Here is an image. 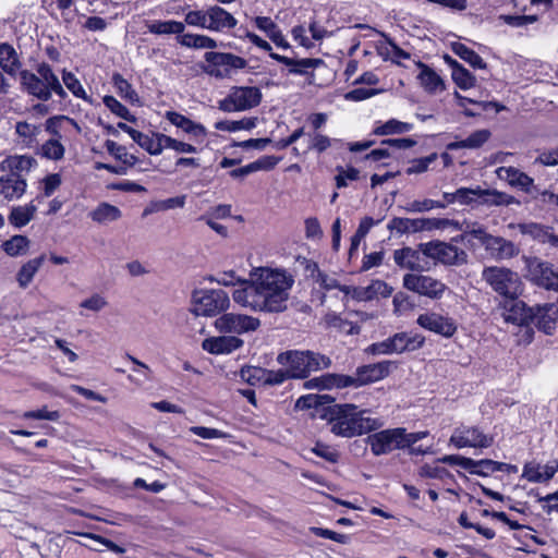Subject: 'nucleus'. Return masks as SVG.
<instances>
[{
  "instance_id": "nucleus-35",
  "label": "nucleus",
  "mask_w": 558,
  "mask_h": 558,
  "mask_svg": "<svg viewBox=\"0 0 558 558\" xmlns=\"http://www.w3.org/2000/svg\"><path fill=\"white\" fill-rule=\"evenodd\" d=\"M490 132L488 130H477L473 132L470 136L462 141H456L447 144L448 150H458V149H476L482 147L489 138Z\"/></svg>"
},
{
  "instance_id": "nucleus-7",
  "label": "nucleus",
  "mask_w": 558,
  "mask_h": 558,
  "mask_svg": "<svg viewBox=\"0 0 558 558\" xmlns=\"http://www.w3.org/2000/svg\"><path fill=\"white\" fill-rule=\"evenodd\" d=\"M262 101V92L255 86H233L229 94L218 102L223 112H238L257 107Z\"/></svg>"
},
{
  "instance_id": "nucleus-11",
  "label": "nucleus",
  "mask_w": 558,
  "mask_h": 558,
  "mask_svg": "<svg viewBox=\"0 0 558 558\" xmlns=\"http://www.w3.org/2000/svg\"><path fill=\"white\" fill-rule=\"evenodd\" d=\"M403 287L429 299H440L447 289L442 281L432 276L417 274L404 275Z\"/></svg>"
},
{
  "instance_id": "nucleus-52",
  "label": "nucleus",
  "mask_w": 558,
  "mask_h": 558,
  "mask_svg": "<svg viewBox=\"0 0 558 558\" xmlns=\"http://www.w3.org/2000/svg\"><path fill=\"white\" fill-rule=\"evenodd\" d=\"M65 148L60 143L59 138H50L46 141L41 146V155L43 157L50 160H60L64 156Z\"/></svg>"
},
{
  "instance_id": "nucleus-41",
  "label": "nucleus",
  "mask_w": 558,
  "mask_h": 558,
  "mask_svg": "<svg viewBox=\"0 0 558 558\" xmlns=\"http://www.w3.org/2000/svg\"><path fill=\"white\" fill-rule=\"evenodd\" d=\"M20 65L15 49L9 44L0 45V66L2 70L13 75Z\"/></svg>"
},
{
  "instance_id": "nucleus-2",
  "label": "nucleus",
  "mask_w": 558,
  "mask_h": 558,
  "mask_svg": "<svg viewBox=\"0 0 558 558\" xmlns=\"http://www.w3.org/2000/svg\"><path fill=\"white\" fill-rule=\"evenodd\" d=\"M365 413L354 404L344 403L327 407L322 416L328 420L330 429L336 436L351 438L377 430L383 426L380 420L365 416Z\"/></svg>"
},
{
  "instance_id": "nucleus-60",
  "label": "nucleus",
  "mask_w": 558,
  "mask_h": 558,
  "mask_svg": "<svg viewBox=\"0 0 558 558\" xmlns=\"http://www.w3.org/2000/svg\"><path fill=\"white\" fill-rule=\"evenodd\" d=\"M328 396L324 395H305L300 397L295 402V408L299 410H307L313 408H318L319 405H323L325 403V399H327Z\"/></svg>"
},
{
  "instance_id": "nucleus-36",
  "label": "nucleus",
  "mask_w": 558,
  "mask_h": 558,
  "mask_svg": "<svg viewBox=\"0 0 558 558\" xmlns=\"http://www.w3.org/2000/svg\"><path fill=\"white\" fill-rule=\"evenodd\" d=\"M36 211L37 205L34 201L26 205L15 206L11 209L9 222L13 227L21 229L34 218Z\"/></svg>"
},
{
  "instance_id": "nucleus-56",
  "label": "nucleus",
  "mask_w": 558,
  "mask_h": 558,
  "mask_svg": "<svg viewBox=\"0 0 558 558\" xmlns=\"http://www.w3.org/2000/svg\"><path fill=\"white\" fill-rule=\"evenodd\" d=\"M15 132L20 137L24 138L27 145H31L40 134L41 128L40 125H35L23 121L16 123Z\"/></svg>"
},
{
  "instance_id": "nucleus-29",
  "label": "nucleus",
  "mask_w": 558,
  "mask_h": 558,
  "mask_svg": "<svg viewBox=\"0 0 558 558\" xmlns=\"http://www.w3.org/2000/svg\"><path fill=\"white\" fill-rule=\"evenodd\" d=\"M35 163L31 156H9L1 161L0 170L9 171L8 174L23 175V172H28Z\"/></svg>"
},
{
  "instance_id": "nucleus-21",
  "label": "nucleus",
  "mask_w": 558,
  "mask_h": 558,
  "mask_svg": "<svg viewBox=\"0 0 558 558\" xmlns=\"http://www.w3.org/2000/svg\"><path fill=\"white\" fill-rule=\"evenodd\" d=\"M390 339L395 354L416 351L421 349L425 343V338L422 335L415 332H397L391 336Z\"/></svg>"
},
{
  "instance_id": "nucleus-54",
  "label": "nucleus",
  "mask_w": 558,
  "mask_h": 558,
  "mask_svg": "<svg viewBox=\"0 0 558 558\" xmlns=\"http://www.w3.org/2000/svg\"><path fill=\"white\" fill-rule=\"evenodd\" d=\"M336 171L335 181L337 189L347 187L349 181H357L360 179V171L354 167L343 168L338 166Z\"/></svg>"
},
{
  "instance_id": "nucleus-8",
  "label": "nucleus",
  "mask_w": 558,
  "mask_h": 558,
  "mask_svg": "<svg viewBox=\"0 0 558 558\" xmlns=\"http://www.w3.org/2000/svg\"><path fill=\"white\" fill-rule=\"evenodd\" d=\"M420 250L424 256L447 266H459L468 262L466 252L451 243L430 241L421 243Z\"/></svg>"
},
{
  "instance_id": "nucleus-17",
  "label": "nucleus",
  "mask_w": 558,
  "mask_h": 558,
  "mask_svg": "<svg viewBox=\"0 0 558 558\" xmlns=\"http://www.w3.org/2000/svg\"><path fill=\"white\" fill-rule=\"evenodd\" d=\"M534 325L550 335L558 325V301L534 306Z\"/></svg>"
},
{
  "instance_id": "nucleus-24",
  "label": "nucleus",
  "mask_w": 558,
  "mask_h": 558,
  "mask_svg": "<svg viewBox=\"0 0 558 558\" xmlns=\"http://www.w3.org/2000/svg\"><path fill=\"white\" fill-rule=\"evenodd\" d=\"M20 82L22 87L32 96L39 100L47 101L50 99L49 90L41 83L39 75L28 71L22 70L20 72Z\"/></svg>"
},
{
  "instance_id": "nucleus-63",
  "label": "nucleus",
  "mask_w": 558,
  "mask_h": 558,
  "mask_svg": "<svg viewBox=\"0 0 558 558\" xmlns=\"http://www.w3.org/2000/svg\"><path fill=\"white\" fill-rule=\"evenodd\" d=\"M480 186L475 189L471 187H460L456 191L457 202L461 205H470L474 202L477 203V197L480 196Z\"/></svg>"
},
{
  "instance_id": "nucleus-14",
  "label": "nucleus",
  "mask_w": 558,
  "mask_h": 558,
  "mask_svg": "<svg viewBox=\"0 0 558 558\" xmlns=\"http://www.w3.org/2000/svg\"><path fill=\"white\" fill-rule=\"evenodd\" d=\"M401 434L402 427L384 429L368 435L366 444L371 447L374 456L388 454L396 449H402Z\"/></svg>"
},
{
  "instance_id": "nucleus-5",
  "label": "nucleus",
  "mask_w": 558,
  "mask_h": 558,
  "mask_svg": "<svg viewBox=\"0 0 558 558\" xmlns=\"http://www.w3.org/2000/svg\"><path fill=\"white\" fill-rule=\"evenodd\" d=\"M206 64L203 71L219 80L230 78L238 71L247 66V61L231 52L208 51L204 54Z\"/></svg>"
},
{
  "instance_id": "nucleus-10",
  "label": "nucleus",
  "mask_w": 558,
  "mask_h": 558,
  "mask_svg": "<svg viewBox=\"0 0 558 558\" xmlns=\"http://www.w3.org/2000/svg\"><path fill=\"white\" fill-rule=\"evenodd\" d=\"M215 327L223 333L243 335L256 331L260 320L245 314L226 313L215 320Z\"/></svg>"
},
{
  "instance_id": "nucleus-33",
  "label": "nucleus",
  "mask_w": 558,
  "mask_h": 558,
  "mask_svg": "<svg viewBox=\"0 0 558 558\" xmlns=\"http://www.w3.org/2000/svg\"><path fill=\"white\" fill-rule=\"evenodd\" d=\"M420 252L421 250L416 251L408 246L396 250L393 253V260L401 268L421 270L422 266Z\"/></svg>"
},
{
  "instance_id": "nucleus-48",
  "label": "nucleus",
  "mask_w": 558,
  "mask_h": 558,
  "mask_svg": "<svg viewBox=\"0 0 558 558\" xmlns=\"http://www.w3.org/2000/svg\"><path fill=\"white\" fill-rule=\"evenodd\" d=\"M521 233L529 234L541 243H550L551 233L549 228L537 223H523L519 226Z\"/></svg>"
},
{
  "instance_id": "nucleus-20",
  "label": "nucleus",
  "mask_w": 558,
  "mask_h": 558,
  "mask_svg": "<svg viewBox=\"0 0 558 558\" xmlns=\"http://www.w3.org/2000/svg\"><path fill=\"white\" fill-rule=\"evenodd\" d=\"M24 175L5 174L0 177V198L8 202L21 198L26 192Z\"/></svg>"
},
{
  "instance_id": "nucleus-22",
  "label": "nucleus",
  "mask_w": 558,
  "mask_h": 558,
  "mask_svg": "<svg viewBox=\"0 0 558 558\" xmlns=\"http://www.w3.org/2000/svg\"><path fill=\"white\" fill-rule=\"evenodd\" d=\"M270 58L279 63L289 66V73L294 75H306L310 69H315L323 63L320 59H292L279 53H270Z\"/></svg>"
},
{
  "instance_id": "nucleus-6",
  "label": "nucleus",
  "mask_w": 558,
  "mask_h": 558,
  "mask_svg": "<svg viewBox=\"0 0 558 558\" xmlns=\"http://www.w3.org/2000/svg\"><path fill=\"white\" fill-rule=\"evenodd\" d=\"M193 312L197 316H216L230 305V299L221 289H201L193 292Z\"/></svg>"
},
{
  "instance_id": "nucleus-23",
  "label": "nucleus",
  "mask_w": 558,
  "mask_h": 558,
  "mask_svg": "<svg viewBox=\"0 0 558 558\" xmlns=\"http://www.w3.org/2000/svg\"><path fill=\"white\" fill-rule=\"evenodd\" d=\"M166 119L194 138H204L207 135V130L203 124L196 123L179 112L167 111Z\"/></svg>"
},
{
  "instance_id": "nucleus-47",
  "label": "nucleus",
  "mask_w": 558,
  "mask_h": 558,
  "mask_svg": "<svg viewBox=\"0 0 558 558\" xmlns=\"http://www.w3.org/2000/svg\"><path fill=\"white\" fill-rule=\"evenodd\" d=\"M256 126L255 118H244L239 121L221 120L215 123V129L219 131L236 132L240 130H252Z\"/></svg>"
},
{
  "instance_id": "nucleus-13",
  "label": "nucleus",
  "mask_w": 558,
  "mask_h": 558,
  "mask_svg": "<svg viewBox=\"0 0 558 558\" xmlns=\"http://www.w3.org/2000/svg\"><path fill=\"white\" fill-rule=\"evenodd\" d=\"M416 324L425 330L439 335L444 338H451L457 332L456 320L434 311L422 313L416 318Z\"/></svg>"
},
{
  "instance_id": "nucleus-3",
  "label": "nucleus",
  "mask_w": 558,
  "mask_h": 558,
  "mask_svg": "<svg viewBox=\"0 0 558 558\" xmlns=\"http://www.w3.org/2000/svg\"><path fill=\"white\" fill-rule=\"evenodd\" d=\"M279 364L286 366L291 378H305L311 372L327 368L331 361L328 356L312 351H287L278 355Z\"/></svg>"
},
{
  "instance_id": "nucleus-55",
  "label": "nucleus",
  "mask_w": 558,
  "mask_h": 558,
  "mask_svg": "<svg viewBox=\"0 0 558 558\" xmlns=\"http://www.w3.org/2000/svg\"><path fill=\"white\" fill-rule=\"evenodd\" d=\"M267 375V369L262 367H255V366H248L245 368H242L241 376L244 380H246L250 385H264Z\"/></svg>"
},
{
  "instance_id": "nucleus-15",
  "label": "nucleus",
  "mask_w": 558,
  "mask_h": 558,
  "mask_svg": "<svg viewBox=\"0 0 558 558\" xmlns=\"http://www.w3.org/2000/svg\"><path fill=\"white\" fill-rule=\"evenodd\" d=\"M496 174L500 180L508 182L512 187L521 190L527 194H534L537 192L534 179L514 167H499L496 170Z\"/></svg>"
},
{
  "instance_id": "nucleus-26",
  "label": "nucleus",
  "mask_w": 558,
  "mask_h": 558,
  "mask_svg": "<svg viewBox=\"0 0 558 558\" xmlns=\"http://www.w3.org/2000/svg\"><path fill=\"white\" fill-rule=\"evenodd\" d=\"M207 12V29L220 32L226 28H233L236 25L234 16L218 5L210 7Z\"/></svg>"
},
{
  "instance_id": "nucleus-18",
  "label": "nucleus",
  "mask_w": 558,
  "mask_h": 558,
  "mask_svg": "<svg viewBox=\"0 0 558 558\" xmlns=\"http://www.w3.org/2000/svg\"><path fill=\"white\" fill-rule=\"evenodd\" d=\"M392 362L381 361L356 368L357 385L364 386L386 378L391 372Z\"/></svg>"
},
{
  "instance_id": "nucleus-39",
  "label": "nucleus",
  "mask_w": 558,
  "mask_h": 558,
  "mask_svg": "<svg viewBox=\"0 0 558 558\" xmlns=\"http://www.w3.org/2000/svg\"><path fill=\"white\" fill-rule=\"evenodd\" d=\"M451 50L463 61L468 62L474 69H486L487 64L483 58L473 49L462 43H452Z\"/></svg>"
},
{
  "instance_id": "nucleus-16",
  "label": "nucleus",
  "mask_w": 558,
  "mask_h": 558,
  "mask_svg": "<svg viewBox=\"0 0 558 558\" xmlns=\"http://www.w3.org/2000/svg\"><path fill=\"white\" fill-rule=\"evenodd\" d=\"M502 316L506 322L514 325H530L534 322V306L527 307L524 302L518 300V298L514 300H507Z\"/></svg>"
},
{
  "instance_id": "nucleus-46",
  "label": "nucleus",
  "mask_w": 558,
  "mask_h": 558,
  "mask_svg": "<svg viewBox=\"0 0 558 558\" xmlns=\"http://www.w3.org/2000/svg\"><path fill=\"white\" fill-rule=\"evenodd\" d=\"M498 461L490 459L473 460L470 458L468 471L471 474L486 477L492 473L497 472Z\"/></svg>"
},
{
  "instance_id": "nucleus-44",
  "label": "nucleus",
  "mask_w": 558,
  "mask_h": 558,
  "mask_svg": "<svg viewBox=\"0 0 558 558\" xmlns=\"http://www.w3.org/2000/svg\"><path fill=\"white\" fill-rule=\"evenodd\" d=\"M111 81L118 94L122 98L130 101L131 104H136L140 101L135 89L120 73H113Z\"/></svg>"
},
{
  "instance_id": "nucleus-62",
  "label": "nucleus",
  "mask_w": 558,
  "mask_h": 558,
  "mask_svg": "<svg viewBox=\"0 0 558 558\" xmlns=\"http://www.w3.org/2000/svg\"><path fill=\"white\" fill-rule=\"evenodd\" d=\"M367 291L371 301L377 296L388 298L392 293V288L385 281L374 280L369 286H367Z\"/></svg>"
},
{
  "instance_id": "nucleus-59",
  "label": "nucleus",
  "mask_w": 558,
  "mask_h": 558,
  "mask_svg": "<svg viewBox=\"0 0 558 558\" xmlns=\"http://www.w3.org/2000/svg\"><path fill=\"white\" fill-rule=\"evenodd\" d=\"M521 476L531 483H543V465L534 461L526 462Z\"/></svg>"
},
{
  "instance_id": "nucleus-19",
  "label": "nucleus",
  "mask_w": 558,
  "mask_h": 558,
  "mask_svg": "<svg viewBox=\"0 0 558 558\" xmlns=\"http://www.w3.org/2000/svg\"><path fill=\"white\" fill-rule=\"evenodd\" d=\"M242 345L243 340L231 335L207 338L202 344L203 349L211 354H229Z\"/></svg>"
},
{
  "instance_id": "nucleus-30",
  "label": "nucleus",
  "mask_w": 558,
  "mask_h": 558,
  "mask_svg": "<svg viewBox=\"0 0 558 558\" xmlns=\"http://www.w3.org/2000/svg\"><path fill=\"white\" fill-rule=\"evenodd\" d=\"M457 228L461 231L459 236L461 241H471L472 239H476L483 246L492 235L481 223L476 221L457 222Z\"/></svg>"
},
{
  "instance_id": "nucleus-34",
  "label": "nucleus",
  "mask_w": 558,
  "mask_h": 558,
  "mask_svg": "<svg viewBox=\"0 0 558 558\" xmlns=\"http://www.w3.org/2000/svg\"><path fill=\"white\" fill-rule=\"evenodd\" d=\"M146 27L154 35H184L185 24L174 20L146 22Z\"/></svg>"
},
{
  "instance_id": "nucleus-58",
  "label": "nucleus",
  "mask_w": 558,
  "mask_h": 558,
  "mask_svg": "<svg viewBox=\"0 0 558 558\" xmlns=\"http://www.w3.org/2000/svg\"><path fill=\"white\" fill-rule=\"evenodd\" d=\"M453 82L461 88V89H469L472 88L475 85V77L472 75V73L466 70L464 66H459L458 69H454V72L451 73Z\"/></svg>"
},
{
  "instance_id": "nucleus-32",
  "label": "nucleus",
  "mask_w": 558,
  "mask_h": 558,
  "mask_svg": "<svg viewBox=\"0 0 558 558\" xmlns=\"http://www.w3.org/2000/svg\"><path fill=\"white\" fill-rule=\"evenodd\" d=\"M417 66L421 69L417 78L426 92L433 94L445 88L441 77L433 69L421 61Z\"/></svg>"
},
{
  "instance_id": "nucleus-43",
  "label": "nucleus",
  "mask_w": 558,
  "mask_h": 558,
  "mask_svg": "<svg viewBox=\"0 0 558 558\" xmlns=\"http://www.w3.org/2000/svg\"><path fill=\"white\" fill-rule=\"evenodd\" d=\"M439 463L436 460L433 464H423L418 470V475L424 478H434L441 482L452 481L453 475L446 468L440 466Z\"/></svg>"
},
{
  "instance_id": "nucleus-53",
  "label": "nucleus",
  "mask_w": 558,
  "mask_h": 558,
  "mask_svg": "<svg viewBox=\"0 0 558 558\" xmlns=\"http://www.w3.org/2000/svg\"><path fill=\"white\" fill-rule=\"evenodd\" d=\"M62 81L65 87L77 98L87 100L88 96L76 76L66 70L62 71Z\"/></svg>"
},
{
  "instance_id": "nucleus-40",
  "label": "nucleus",
  "mask_w": 558,
  "mask_h": 558,
  "mask_svg": "<svg viewBox=\"0 0 558 558\" xmlns=\"http://www.w3.org/2000/svg\"><path fill=\"white\" fill-rule=\"evenodd\" d=\"M120 217L121 210L109 203H101L90 213V218L98 223L116 221Z\"/></svg>"
},
{
  "instance_id": "nucleus-28",
  "label": "nucleus",
  "mask_w": 558,
  "mask_h": 558,
  "mask_svg": "<svg viewBox=\"0 0 558 558\" xmlns=\"http://www.w3.org/2000/svg\"><path fill=\"white\" fill-rule=\"evenodd\" d=\"M312 386L323 388H347V387H360L357 385L356 375H341V374H327L320 378H315L310 381Z\"/></svg>"
},
{
  "instance_id": "nucleus-50",
  "label": "nucleus",
  "mask_w": 558,
  "mask_h": 558,
  "mask_svg": "<svg viewBox=\"0 0 558 558\" xmlns=\"http://www.w3.org/2000/svg\"><path fill=\"white\" fill-rule=\"evenodd\" d=\"M104 105L117 117L126 120L129 122H135V117L130 112V110L121 104L113 96L106 95L102 98Z\"/></svg>"
},
{
  "instance_id": "nucleus-61",
  "label": "nucleus",
  "mask_w": 558,
  "mask_h": 558,
  "mask_svg": "<svg viewBox=\"0 0 558 558\" xmlns=\"http://www.w3.org/2000/svg\"><path fill=\"white\" fill-rule=\"evenodd\" d=\"M22 417L26 420H46L56 422L60 418V413L58 411H48L47 408L44 407L38 410L26 411L23 413Z\"/></svg>"
},
{
  "instance_id": "nucleus-49",
  "label": "nucleus",
  "mask_w": 558,
  "mask_h": 558,
  "mask_svg": "<svg viewBox=\"0 0 558 558\" xmlns=\"http://www.w3.org/2000/svg\"><path fill=\"white\" fill-rule=\"evenodd\" d=\"M306 135L308 136V145H307V149L305 153H307L310 150H314L317 154H323L329 147H331L333 142L337 141V140H332V138L328 137L325 134L318 133V132L307 133Z\"/></svg>"
},
{
  "instance_id": "nucleus-51",
  "label": "nucleus",
  "mask_w": 558,
  "mask_h": 558,
  "mask_svg": "<svg viewBox=\"0 0 558 558\" xmlns=\"http://www.w3.org/2000/svg\"><path fill=\"white\" fill-rule=\"evenodd\" d=\"M29 240L25 235H13L3 243V250L9 256H19L26 252Z\"/></svg>"
},
{
  "instance_id": "nucleus-1",
  "label": "nucleus",
  "mask_w": 558,
  "mask_h": 558,
  "mask_svg": "<svg viewBox=\"0 0 558 558\" xmlns=\"http://www.w3.org/2000/svg\"><path fill=\"white\" fill-rule=\"evenodd\" d=\"M251 281L233 291V300L255 312L281 313L287 310L289 292L294 283L284 270L258 268L251 274Z\"/></svg>"
},
{
  "instance_id": "nucleus-31",
  "label": "nucleus",
  "mask_w": 558,
  "mask_h": 558,
  "mask_svg": "<svg viewBox=\"0 0 558 558\" xmlns=\"http://www.w3.org/2000/svg\"><path fill=\"white\" fill-rule=\"evenodd\" d=\"M477 203L486 206H508L517 204L518 201L515 199L514 196L509 195L505 192L489 189H480V196L477 197Z\"/></svg>"
},
{
  "instance_id": "nucleus-38",
  "label": "nucleus",
  "mask_w": 558,
  "mask_h": 558,
  "mask_svg": "<svg viewBox=\"0 0 558 558\" xmlns=\"http://www.w3.org/2000/svg\"><path fill=\"white\" fill-rule=\"evenodd\" d=\"M178 44L193 49H215L217 41L209 36L198 34H184L177 37Z\"/></svg>"
},
{
  "instance_id": "nucleus-57",
  "label": "nucleus",
  "mask_w": 558,
  "mask_h": 558,
  "mask_svg": "<svg viewBox=\"0 0 558 558\" xmlns=\"http://www.w3.org/2000/svg\"><path fill=\"white\" fill-rule=\"evenodd\" d=\"M437 158V153H432L426 157L413 159L411 160L410 166L407 168L405 173L409 175L424 173L428 170L429 165L433 163Z\"/></svg>"
},
{
  "instance_id": "nucleus-27",
  "label": "nucleus",
  "mask_w": 558,
  "mask_h": 558,
  "mask_svg": "<svg viewBox=\"0 0 558 558\" xmlns=\"http://www.w3.org/2000/svg\"><path fill=\"white\" fill-rule=\"evenodd\" d=\"M36 71L39 77L41 78V83L45 85L46 88H48L50 97L52 96V94H56L61 99H64L68 96L58 76L54 74V72L48 63H39L37 65Z\"/></svg>"
},
{
  "instance_id": "nucleus-12",
  "label": "nucleus",
  "mask_w": 558,
  "mask_h": 558,
  "mask_svg": "<svg viewBox=\"0 0 558 558\" xmlns=\"http://www.w3.org/2000/svg\"><path fill=\"white\" fill-rule=\"evenodd\" d=\"M450 444L456 448H489L494 444V437L485 434L477 426H460L457 427L451 437Z\"/></svg>"
},
{
  "instance_id": "nucleus-37",
  "label": "nucleus",
  "mask_w": 558,
  "mask_h": 558,
  "mask_svg": "<svg viewBox=\"0 0 558 558\" xmlns=\"http://www.w3.org/2000/svg\"><path fill=\"white\" fill-rule=\"evenodd\" d=\"M44 260H45V255H40L36 258L28 260L24 265H22V267L20 268V270L17 271V275H16V280H17L20 288L25 289L29 286V283L34 279L36 272L41 267Z\"/></svg>"
},
{
  "instance_id": "nucleus-25",
  "label": "nucleus",
  "mask_w": 558,
  "mask_h": 558,
  "mask_svg": "<svg viewBox=\"0 0 558 558\" xmlns=\"http://www.w3.org/2000/svg\"><path fill=\"white\" fill-rule=\"evenodd\" d=\"M484 248L492 257L497 259H508L518 254V248L511 241L493 234L484 245Z\"/></svg>"
},
{
  "instance_id": "nucleus-4",
  "label": "nucleus",
  "mask_w": 558,
  "mask_h": 558,
  "mask_svg": "<svg viewBox=\"0 0 558 558\" xmlns=\"http://www.w3.org/2000/svg\"><path fill=\"white\" fill-rule=\"evenodd\" d=\"M482 279L500 296L506 300L517 299L522 291V282L519 275L505 267H485Z\"/></svg>"
},
{
  "instance_id": "nucleus-9",
  "label": "nucleus",
  "mask_w": 558,
  "mask_h": 558,
  "mask_svg": "<svg viewBox=\"0 0 558 558\" xmlns=\"http://www.w3.org/2000/svg\"><path fill=\"white\" fill-rule=\"evenodd\" d=\"M525 266L531 281L547 290L558 292V266L538 257L525 258Z\"/></svg>"
},
{
  "instance_id": "nucleus-64",
  "label": "nucleus",
  "mask_w": 558,
  "mask_h": 558,
  "mask_svg": "<svg viewBox=\"0 0 558 558\" xmlns=\"http://www.w3.org/2000/svg\"><path fill=\"white\" fill-rule=\"evenodd\" d=\"M535 163H539L545 167L558 166V147L539 153L535 159Z\"/></svg>"
},
{
  "instance_id": "nucleus-42",
  "label": "nucleus",
  "mask_w": 558,
  "mask_h": 558,
  "mask_svg": "<svg viewBox=\"0 0 558 558\" xmlns=\"http://www.w3.org/2000/svg\"><path fill=\"white\" fill-rule=\"evenodd\" d=\"M413 125L408 122H402L396 119H390L383 124L377 125L373 133L379 136H386L391 134H403L412 130Z\"/></svg>"
},
{
  "instance_id": "nucleus-45",
  "label": "nucleus",
  "mask_w": 558,
  "mask_h": 558,
  "mask_svg": "<svg viewBox=\"0 0 558 558\" xmlns=\"http://www.w3.org/2000/svg\"><path fill=\"white\" fill-rule=\"evenodd\" d=\"M325 322L329 327L336 328L337 330L345 333V335H357L360 333V326L343 319L340 315L336 313H328L325 316Z\"/></svg>"
}]
</instances>
